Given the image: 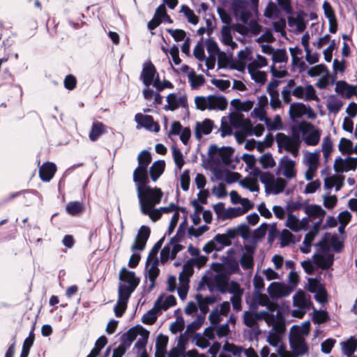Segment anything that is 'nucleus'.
Instances as JSON below:
<instances>
[{
	"instance_id": "nucleus-30",
	"label": "nucleus",
	"mask_w": 357,
	"mask_h": 357,
	"mask_svg": "<svg viewBox=\"0 0 357 357\" xmlns=\"http://www.w3.org/2000/svg\"><path fill=\"white\" fill-rule=\"evenodd\" d=\"M307 107L303 103H293L289 107V116L291 119H298L305 114Z\"/></svg>"
},
{
	"instance_id": "nucleus-15",
	"label": "nucleus",
	"mask_w": 357,
	"mask_h": 357,
	"mask_svg": "<svg viewBox=\"0 0 357 357\" xmlns=\"http://www.w3.org/2000/svg\"><path fill=\"white\" fill-rule=\"evenodd\" d=\"M296 162L288 156H283L279 162V169L282 174L288 179L294 178L296 176Z\"/></svg>"
},
{
	"instance_id": "nucleus-4",
	"label": "nucleus",
	"mask_w": 357,
	"mask_h": 357,
	"mask_svg": "<svg viewBox=\"0 0 357 357\" xmlns=\"http://www.w3.org/2000/svg\"><path fill=\"white\" fill-rule=\"evenodd\" d=\"M275 139L279 149H284L289 152L294 157H296L301 144L300 132L293 128L291 135H286L284 133H277Z\"/></svg>"
},
{
	"instance_id": "nucleus-28",
	"label": "nucleus",
	"mask_w": 357,
	"mask_h": 357,
	"mask_svg": "<svg viewBox=\"0 0 357 357\" xmlns=\"http://www.w3.org/2000/svg\"><path fill=\"white\" fill-rule=\"evenodd\" d=\"M159 264V261L158 258H155L151 266V267L149 268L147 274L146 275V278H148L150 281V285H149V290L151 289L154 285H155V281L156 278H158L160 270L158 268Z\"/></svg>"
},
{
	"instance_id": "nucleus-27",
	"label": "nucleus",
	"mask_w": 357,
	"mask_h": 357,
	"mask_svg": "<svg viewBox=\"0 0 357 357\" xmlns=\"http://www.w3.org/2000/svg\"><path fill=\"white\" fill-rule=\"evenodd\" d=\"M194 266L192 260L190 259L183 264L182 271L178 276V279L181 283L185 284L189 282V278L194 272Z\"/></svg>"
},
{
	"instance_id": "nucleus-49",
	"label": "nucleus",
	"mask_w": 357,
	"mask_h": 357,
	"mask_svg": "<svg viewBox=\"0 0 357 357\" xmlns=\"http://www.w3.org/2000/svg\"><path fill=\"white\" fill-rule=\"evenodd\" d=\"M157 309L153 307V308L149 310L146 313H145L142 319V321L145 324H153L157 319Z\"/></svg>"
},
{
	"instance_id": "nucleus-42",
	"label": "nucleus",
	"mask_w": 357,
	"mask_h": 357,
	"mask_svg": "<svg viewBox=\"0 0 357 357\" xmlns=\"http://www.w3.org/2000/svg\"><path fill=\"white\" fill-rule=\"evenodd\" d=\"M181 12H182L188 21L192 24H197L199 22V17L195 14L194 11L191 10L188 6L182 5L181 8Z\"/></svg>"
},
{
	"instance_id": "nucleus-33",
	"label": "nucleus",
	"mask_w": 357,
	"mask_h": 357,
	"mask_svg": "<svg viewBox=\"0 0 357 357\" xmlns=\"http://www.w3.org/2000/svg\"><path fill=\"white\" fill-rule=\"evenodd\" d=\"M188 81L192 89H197L204 84V77L202 75H197L194 70H191L188 75Z\"/></svg>"
},
{
	"instance_id": "nucleus-22",
	"label": "nucleus",
	"mask_w": 357,
	"mask_h": 357,
	"mask_svg": "<svg viewBox=\"0 0 357 357\" xmlns=\"http://www.w3.org/2000/svg\"><path fill=\"white\" fill-rule=\"evenodd\" d=\"M288 25L294 32L301 33L306 28V23L302 15H298L296 17H288Z\"/></svg>"
},
{
	"instance_id": "nucleus-2",
	"label": "nucleus",
	"mask_w": 357,
	"mask_h": 357,
	"mask_svg": "<svg viewBox=\"0 0 357 357\" xmlns=\"http://www.w3.org/2000/svg\"><path fill=\"white\" fill-rule=\"evenodd\" d=\"M134 183L136 186L141 212L143 214L149 213L150 209H153L156 204L160 202L163 193L160 188H152L148 185L149 178L147 181Z\"/></svg>"
},
{
	"instance_id": "nucleus-5",
	"label": "nucleus",
	"mask_w": 357,
	"mask_h": 357,
	"mask_svg": "<svg viewBox=\"0 0 357 357\" xmlns=\"http://www.w3.org/2000/svg\"><path fill=\"white\" fill-rule=\"evenodd\" d=\"M196 107L198 109L204 111L208 110H225L228 101L222 96L210 95L208 96H197L195 99Z\"/></svg>"
},
{
	"instance_id": "nucleus-44",
	"label": "nucleus",
	"mask_w": 357,
	"mask_h": 357,
	"mask_svg": "<svg viewBox=\"0 0 357 357\" xmlns=\"http://www.w3.org/2000/svg\"><path fill=\"white\" fill-rule=\"evenodd\" d=\"M246 213V210H243L241 207H234L227 209L222 215V219H229L240 216Z\"/></svg>"
},
{
	"instance_id": "nucleus-6",
	"label": "nucleus",
	"mask_w": 357,
	"mask_h": 357,
	"mask_svg": "<svg viewBox=\"0 0 357 357\" xmlns=\"http://www.w3.org/2000/svg\"><path fill=\"white\" fill-rule=\"evenodd\" d=\"M293 304L297 308L292 310V316L302 318L312 305L311 296L303 290H298L293 296Z\"/></svg>"
},
{
	"instance_id": "nucleus-50",
	"label": "nucleus",
	"mask_w": 357,
	"mask_h": 357,
	"mask_svg": "<svg viewBox=\"0 0 357 357\" xmlns=\"http://www.w3.org/2000/svg\"><path fill=\"white\" fill-rule=\"evenodd\" d=\"M271 73L274 77L277 78H283L288 74L285 66L282 63H280L278 67H276L275 64L272 65Z\"/></svg>"
},
{
	"instance_id": "nucleus-63",
	"label": "nucleus",
	"mask_w": 357,
	"mask_h": 357,
	"mask_svg": "<svg viewBox=\"0 0 357 357\" xmlns=\"http://www.w3.org/2000/svg\"><path fill=\"white\" fill-rule=\"evenodd\" d=\"M323 9L324 11V15L326 17L328 20L329 22L334 20L335 17V13L330 3L327 1H325L323 3Z\"/></svg>"
},
{
	"instance_id": "nucleus-54",
	"label": "nucleus",
	"mask_w": 357,
	"mask_h": 357,
	"mask_svg": "<svg viewBox=\"0 0 357 357\" xmlns=\"http://www.w3.org/2000/svg\"><path fill=\"white\" fill-rule=\"evenodd\" d=\"M290 52L292 56V66L297 67L303 58L302 50L299 49L298 46H294V47L290 48Z\"/></svg>"
},
{
	"instance_id": "nucleus-51",
	"label": "nucleus",
	"mask_w": 357,
	"mask_h": 357,
	"mask_svg": "<svg viewBox=\"0 0 357 357\" xmlns=\"http://www.w3.org/2000/svg\"><path fill=\"white\" fill-rule=\"evenodd\" d=\"M316 235L317 234H314V232H312L310 231L306 234L304 241L303 242V247L301 248L302 252L308 253L310 252L312 242L313 241Z\"/></svg>"
},
{
	"instance_id": "nucleus-13",
	"label": "nucleus",
	"mask_w": 357,
	"mask_h": 357,
	"mask_svg": "<svg viewBox=\"0 0 357 357\" xmlns=\"http://www.w3.org/2000/svg\"><path fill=\"white\" fill-rule=\"evenodd\" d=\"M167 105H165L164 109L166 111H174L178 108H185L188 106V100L185 95H180L175 93L169 94L167 96Z\"/></svg>"
},
{
	"instance_id": "nucleus-61",
	"label": "nucleus",
	"mask_w": 357,
	"mask_h": 357,
	"mask_svg": "<svg viewBox=\"0 0 357 357\" xmlns=\"http://www.w3.org/2000/svg\"><path fill=\"white\" fill-rule=\"evenodd\" d=\"M257 318L255 313L245 312L243 314V323L245 326L252 328L256 325Z\"/></svg>"
},
{
	"instance_id": "nucleus-7",
	"label": "nucleus",
	"mask_w": 357,
	"mask_h": 357,
	"mask_svg": "<svg viewBox=\"0 0 357 357\" xmlns=\"http://www.w3.org/2000/svg\"><path fill=\"white\" fill-rule=\"evenodd\" d=\"M260 181L264 185L267 194L278 195L282 192L287 185V181L282 178H275L269 172L261 174Z\"/></svg>"
},
{
	"instance_id": "nucleus-60",
	"label": "nucleus",
	"mask_w": 357,
	"mask_h": 357,
	"mask_svg": "<svg viewBox=\"0 0 357 357\" xmlns=\"http://www.w3.org/2000/svg\"><path fill=\"white\" fill-rule=\"evenodd\" d=\"M259 162L264 168L273 167L275 165L272 155L268 153L262 155L259 158Z\"/></svg>"
},
{
	"instance_id": "nucleus-8",
	"label": "nucleus",
	"mask_w": 357,
	"mask_h": 357,
	"mask_svg": "<svg viewBox=\"0 0 357 357\" xmlns=\"http://www.w3.org/2000/svg\"><path fill=\"white\" fill-rule=\"evenodd\" d=\"M151 153L146 150H144L139 153L137 157L138 166L133 172V181H147L148 167L151 162Z\"/></svg>"
},
{
	"instance_id": "nucleus-10",
	"label": "nucleus",
	"mask_w": 357,
	"mask_h": 357,
	"mask_svg": "<svg viewBox=\"0 0 357 357\" xmlns=\"http://www.w3.org/2000/svg\"><path fill=\"white\" fill-rule=\"evenodd\" d=\"M209 56L214 63L217 59L219 67H227L231 59V53L220 51L218 46H206Z\"/></svg>"
},
{
	"instance_id": "nucleus-20",
	"label": "nucleus",
	"mask_w": 357,
	"mask_h": 357,
	"mask_svg": "<svg viewBox=\"0 0 357 357\" xmlns=\"http://www.w3.org/2000/svg\"><path fill=\"white\" fill-rule=\"evenodd\" d=\"M56 167L53 162H45L39 169V176L42 181L49 182L54 176Z\"/></svg>"
},
{
	"instance_id": "nucleus-34",
	"label": "nucleus",
	"mask_w": 357,
	"mask_h": 357,
	"mask_svg": "<svg viewBox=\"0 0 357 357\" xmlns=\"http://www.w3.org/2000/svg\"><path fill=\"white\" fill-rule=\"evenodd\" d=\"M138 335V331L135 328H131L126 333H125L121 338V342L126 348H129L132 342L136 339Z\"/></svg>"
},
{
	"instance_id": "nucleus-11",
	"label": "nucleus",
	"mask_w": 357,
	"mask_h": 357,
	"mask_svg": "<svg viewBox=\"0 0 357 357\" xmlns=\"http://www.w3.org/2000/svg\"><path fill=\"white\" fill-rule=\"evenodd\" d=\"M357 167V158L347 157L342 158L337 157L334 162L333 168L336 173L347 172L354 171Z\"/></svg>"
},
{
	"instance_id": "nucleus-23",
	"label": "nucleus",
	"mask_w": 357,
	"mask_h": 357,
	"mask_svg": "<svg viewBox=\"0 0 357 357\" xmlns=\"http://www.w3.org/2000/svg\"><path fill=\"white\" fill-rule=\"evenodd\" d=\"M304 211L311 219L324 218L326 211L319 205H308L304 207Z\"/></svg>"
},
{
	"instance_id": "nucleus-14",
	"label": "nucleus",
	"mask_w": 357,
	"mask_h": 357,
	"mask_svg": "<svg viewBox=\"0 0 357 357\" xmlns=\"http://www.w3.org/2000/svg\"><path fill=\"white\" fill-rule=\"evenodd\" d=\"M218 154L223 164L229 165L232 162L234 149L230 146H222L219 148L217 145H211L208 149V154Z\"/></svg>"
},
{
	"instance_id": "nucleus-1",
	"label": "nucleus",
	"mask_w": 357,
	"mask_h": 357,
	"mask_svg": "<svg viewBox=\"0 0 357 357\" xmlns=\"http://www.w3.org/2000/svg\"><path fill=\"white\" fill-rule=\"evenodd\" d=\"M234 15L238 21L247 24L248 27L237 24L234 31V35L237 40L242 43H250L248 38L254 37V41L259 43H272L273 37L270 30L265 31L261 36L257 37L261 27L257 23L258 6L250 3L248 0H234L231 4Z\"/></svg>"
},
{
	"instance_id": "nucleus-46",
	"label": "nucleus",
	"mask_w": 357,
	"mask_h": 357,
	"mask_svg": "<svg viewBox=\"0 0 357 357\" xmlns=\"http://www.w3.org/2000/svg\"><path fill=\"white\" fill-rule=\"evenodd\" d=\"M164 237L160 238L158 242L155 243L152 249L151 250L147 260H146V267L149 266V264L151 263V261L154 260L155 258H157V255L160 249L161 248L163 241H164Z\"/></svg>"
},
{
	"instance_id": "nucleus-36",
	"label": "nucleus",
	"mask_w": 357,
	"mask_h": 357,
	"mask_svg": "<svg viewBox=\"0 0 357 357\" xmlns=\"http://www.w3.org/2000/svg\"><path fill=\"white\" fill-rule=\"evenodd\" d=\"M264 15L271 20H277L280 17V11L277 5L273 2H269L266 6Z\"/></svg>"
},
{
	"instance_id": "nucleus-37",
	"label": "nucleus",
	"mask_w": 357,
	"mask_h": 357,
	"mask_svg": "<svg viewBox=\"0 0 357 357\" xmlns=\"http://www.w3.org/2000/svg\"><path fill=\"white\" fill-rule=\"evenodd\" d=\"M167 31L177 43L183 41V45H189L190 39L186 36V33L182 29H167Z\"/></svg>"
},
{
	"instance_id": "nucleus-58",
	"label": "nucleus",
	"mask_w": 357,
	"mask_h": 357,
	"mask_svg": "<svg viewBox=\"0 0 357 357\" xmlns=\"http://www.w3.org/2000/svg\"><path fill=\"white\" fill-rule=\"evenodd\" d=\"M172 155L174 161L177 167V168L180 170L183 167L184 165L183 155L181 151L176 149V147L172 148Z\"/></svg>"
},
{
	"instance_id": "nucleus-25",
	"label": "nucleus",
	"mask_w": 357,
	"mask_h": 357,
	"mask_svg": "<svg viewBox=\"0 0 357 357\" xmlns=\"http://www.w3.org/2000/svg\"><path fill=\"white\" fill-rule=\"evenodd\" d=\"M165 162L164 160L154 162L150 167V177L153 181H156L165 170Z\"/></svg>"
},
{
	"instance_id": "nucleus-9",
	"label": "nucleus",
	"mask_w": 357,
	"mask_h": 357,
	"mask_svg": "<svg viewBox=\"0 0 357 357\" xmlns=\"http://www.w3.org/2000/svg\"><path fill=\"white\" fill-rule=\"evenodd\" d=\"M298 132L302 134L304 142L308 146H316L320 140L321 133L314 125L310 123L303 122L298 126Z\"/></svg>"
},
{
	"instance_id": "nucleus-57",
	"label": "nucleus",
	"mask_w": 357,
	"mask_h": 357,
	"mask_svg": "<svg viewBox=\"0 0 357 357\" xmlns=\"http://www.w3.org/2000/svg\"><path fill=\"white\" fill-rule=\"evenodd\" d=\"M270 96V105L274 110L281 108L282 102L279 98L278 91L268 92Z\"/></svg>"
},
{
	"instance_id": "nucleus-41",
	"label": "nucleus",
	"mask_w": 357,
	"mask_h": 357,
	"mask_svg": "<svg viewBox=\"0 0 357 357\" xmlns=\"http://www.w3.org/2000/svg\"><path fill=\"white\" fill-rule=\"evenodd\" d=\"M342 106V101L336 98H330L327 101V109L331 113L337 114Z\"/></svg>"
},
{
	"instance_id": "nucleus-64",
	"label": "nucleus",
	"mask_w": 357,
	"mask_h": 357,
	"mask_svg": "<svg viewBox=\"0 0 357 357\" xmlns=\"http://www.w3.org/2000/svg\"><path fill=\"white\" fill-rule=\"evenodd\" d=\"M328 319V313L324 310H316L314 311L313 321L317 324H322Z\"/></svg>"
},
{
	"instance_id": "nucleus-38",
	"label": "nucleus",
	"mask_w": 357,
	"mask_h": 357,
	"mask_svg": "<svg viewBox=\"0 0 357 357\" xmlns=\"http://www.w3.org/2000/svg\"><path fill=\"white\" fill-rule=\"evenodd\" d=\"M220 41L223 45H236L232 41L231 30L228 25L223 26L222 28Z\"/></svg>"
},
{
	"instance_id": "nucleus-53",
	"label": "nucleus",
	"mask_w": 357,
	"mask_h": 357,
	"mask_svg": "<svg viewBox=\"0 0 357 357\" xmlns=\"http://www.w3.org/2000/svg\"><path fill=\"white\" fill-rule=\"evenodd\" d=\"M327 72L326 68L324 65H317L315 66L311 67L307 70V75L310 77H314L321 75L326 74Z\"/></svg>"
},
{
	"instance_id": "nucleus-48",
	"label": "nucleus",
	"mask_w": 357,
	"mask_h": 357,
	"mask_svg": "<svg viewBox=\"0 0 357 357\" xmlns=\"http://www.w3.org/2000/svg\"><path fill=\"white\" fill-rule=\"evenodd\" d=\"M352 147H353V142L348 139L346 138H342L340 141L338 148L340 151L344 154H351L352 153Z\"/></svg>"
},
{
	"instance_id": "nucleus-62",
	"label": "nucleus",
	"mask_w": 357,
	"mask_h": 357,
	"mask_svg": "<svg viewBox=\"0 0 357 357\" xmlns=\"http://www.w3.org/2000/svg\"><path fill=\"white\" fill-rule=\"evenodd\" d=\"M319 153L317 152L310 153L305 156V165L307 166L318 167Z\"/></svg>"
},
{
	"instance_id": "nucleus-12",
	"label": "nucleus",
	"mask_w": 357,
	"mask_h": 357,
	"mask_svg": "<svg viewBox=\"0 0 357 357\" xmlns=\"http://www.w3.org/2000/svg\"><path fill=\"white\" fill-rule=\"evenodd\" d=\"M135 121L137 123V128H144L146 130L158 132L160 130V126L155 122L153 118L150 115L137 113L135 116Z\"/></svg>"
},
{
	"instance_id": "nucleus-3",
	"label": "nucleus",
	"mask_w": 357,
	"mask_h": 357,
	"mask_svg": "<svg viewBox=\"0 0 357 357\" xmlns=\"http://www.w3.org/2000/svg\"><path fill=\"white\" fill-rule=\"evenodd\" d=\"M119 283L118 294H120L121 300L129 299L132 293L135 290L139 283V278L135 272L123 268L119 272Z\"/></svg>"
},
{
	"instance_id": "nucleus-55",
	"label": "nucleus",
	"mask_w": 357,
	"mask_h": 357,
	"mask_svg": "<svg viewBox=\"0 0 357 357\" xmlns=\"http://www.w3.org/2000/svg\"><path fill=\"white\" fill-rule=\"evenodd\" d=\"M224 265L229 273H234L239 271L238 262L233 258H227Z\"/></svg>"
},
{
	"instance_id": "nucleus-35",
	"label": "nucleus",
	"mask_w": 357,
	"mask_h": 357,
	"mask_svg": "<svg viewBox=\"0 0 357 357\" xmlns=\"http://www.w3.org/2000/svg\"><path fill=\"white\" fill-rule=\"evenodd\" d=\"M167 343V336L161 333L157 336L155 341V357H158L159 354H164Z\"/></svg>"
},
{
	"instance_id": "nucleus-16",
	"label": "nucleus",
	"mask_w": 357,
	"mask_h": 357,
	"mask_svg": "<svg viewBox=\"0 0 357 357\" xmlns=\"http://www.w3.org/2000/svg\"><path fill=\"white\" fill-rule=\"evenodd\" d=\"M157 75L158 74L151 62L148 61L144 63L140 78L146 86H149L153 83L155 79L157 77Z\"/></svg>"
},
{
	"instance_id": "nucleus-26",
	"label": "nucleus",
	"mask_w": 357,
	"mask_h": 357,
	"mask_svg": "<svg viewBox=\"0 0 357 357\" xmlns=\"http://www.w3.org/2000/svg\"><path fill=\"white\" fill-rule=\"evenodd\" d=\"M176 304V300L174 296L169 295L162 301V296L158 298L155 303V307L158 311L167 310Z\"/></svg>"
},
{
	"instance_id": "nucleus-47",
	"label": "nucleus",
	"mask_w": 357,
	"mask_h": 357,
	"mask_svg": "<svg viewBox=\"0 0 357 357\" xmlns=\"http://www.w3.org/2000/svg\"><path fill=\"white\" fill-rule=\"evenodd\" d=\"M66 209L68 214L76 215L83 210V206L79 202H72L66 205Z\"/></svg>"
},
{
	"instance_id": "nucleus-39",
	"label": "nucleus",
	"mask_w": 357,
	"mask_h": 357,
	"mask_svg": "<svg viewBox=\"0 0 357 357\" xmlns=\"http://www.w3.org/2000/svg\"><path fill=\"white\" fill-rule=\"evenodd\" d=\"M268 292L271 297L279 298L284 296V287L276 282H273L269 285Z\"/></svg>"
},
{
	"instance_id": "nucleus-17",
	"label": "nucleus",
	"mask_w": 357,
	"mask_h": 357,
	"mask_svg": "<svg viewBox=\"0 0 357 357\" xmlns=\"http://www.w3.org/2000/svg\"><path fill=\"white\" fill-rule=\"evenodd\" d=\"M293 357H301L308 352V346L303 337L297 336L290 340Z\"/></svg>"
},
{
	"instance_id": "nucleus-24",
	"label": "nucleus",
	"mask_w": 357,
	"mask_h": 357,
	"mask_svg": "<svg viewBox=\"0 0 357 357\" xmlns=\"http://www.w3.org/2000/svg\"><path fill=\"white\" fill-rule=\"evenodd\" d=\"M255 64H248V70L251 78L259 84H263L266 80V73L257 69Z\"/></svg>"
},
{
	"instance_id": "nucleus-29",
	"label": "nucleus",
	"mask_w": 357,
	"mask_h": 357,
	"mask_svg": "<svg viewBox=\"0 0 357 357\" xmlns=\"http://www.w3.org/2000/svg\"><path fill=\"white\" fill-rule=\"evenodd\" d=\"M340 346L342 354L344 356H351L357 349V339L354 337H351L347 341L341 342Z\"/></svg>"
},
{
	"instance_id": "nucleus-56",
	"label": "nucleus",
	"mask_w": 357,
	"mask_h": 357,
	"mask_svg": "<svg viewBox=\"0 0 357 357\" xmlns=\"http://www.w3.org/2000/svg\"><path fill=\"white\" fill-rule=\"evenodd\" d=\"M305 51V60L310 64H314L319 61V54L317 52H312L310 46H303Z\"/></svg>"
},
{
	"instance_id": "nucleus-19",
	"label": "nucleus",
	"mask_w": 357,
	"mask_h": 357,
	"mask_svg": "<svg viewBox=\"0 0 357 357\" xmlns=\"http://www.w3.org/2000/svg\"><path fill=\"white\" fill-rule=\"evenodd\" d=\"M195 298L196 299L199 308L201 312L205 316L208 311V306L214 304L218 297L214 295L204 296L200 294L195 295Z\"/></svg>"
},
{
	"instance_id": "nucleus-40",
	"label": "nucleus",
	"mask_w": 357,
	"mask_h": 357,
	"mask_svg": "<svg viewBox=\"0 0 357 357\" xmlns=\"http://www.w3.org/2000/svg\"><path fill=\"white\" fill-rule=\"evenodd\" d=\"M179 231L180 229H178L176 235L171 238L169 243L168 244L170 245L171 247L172 259H174L177 253L183 248V246L178 244V242L180 241V238L178 237Z\"/></svg>"
},
{
	"instance_id": "nucleus-32",
	"label": "nucleus",
	"mask_w": 357,
	"mask_h": 357,
	"mask_svg": "<svg viewBox=\"0 0 357 357\" xmlns=\"http://www.w3.org/2000/svg\"><path fill=\"white\" fill-rule=\"evenodd\" d=\"M314 263L322 269H328L333 263V255H314Z\"/></svg>"
},
{
	"instance_id": "nucleus-21",
	"label": "nucleus",
	"mask_w": 357,
	"mask_h": 357,
	"mask_svg": "<svg viewBox=\"0 0 357 357\" xmlns=\"http://www.w3.org/2000/svg\"><path fill=\"white\" fill-rule=\"evenodd\" d=\"M214 127L213 121L210 119H205L202 123L197 122L196 124L195 135L197 139H200L203 135H208L211 132Z\"/></svg>"
},
{
	"instance_id": "nucleus-18",
	"label": "nucleus",
	"mask_w": 357,
	"mask_h": 357,
	"mask_svg": "<svg viewBox=\"0 0 357 357\" xmlns=\"http://www.w3.org/2000/svg\"><path fill=\"white\" fill-rule=\"evenodd\" d=\"M262 51L264 53L270 54L272 55V60L275 63H286L288 60L286 50L281 49L275 50L272 46H261Z\"/></svg>"
},
{
	"instance_id": "nucleus-45",
	"label": "nucleus",
	"mask_w": 357,
	"mask_h": 357,
	"mask_svg": "<svg viewBox=\"0 0 357 357\" xmlns=\"http://www.w3.org/2000/svg\"><path fill=\"white\" fill-rule=\"evenodd\" d=\"M168 47L169 46H161L162 50L166 54L167 53V52H169L174 64L178 65L181 63V60L178 56L179 51L178 46H172L170 50H169Z\"/></svg>"
},
{
	"instance_id": "nucleus-43",
	"label": "nucleus",
	"mask_w": 357,
	"mask_h": 357,
	"mask_svg": "<svg viewBox=\"0 0 357 357\" xmlns=\"http://www.w3.org/2000/svg\"><path fill=\"white\" fill-rule=\"evenodd\" d=\"M121 298L120 294H118V300L114 308L115 316L117 317H122L127 308V304L129 300H121Z\"/></svg>"
},
{
	"instance_id": "nucleus-59",
	"label": "nucleus",
	"mask_w": 357,
	"mask_h": 357,
	"mask_svg": "<svg viewBox=\"0 0 357 357\" xmlns=\"http://www.w3.org/2000/svg\"><path fill=\"white\" fill-rule=\"evenodd\" d=\"M212 240L217 246H220V250L231 244L230 240L224 234H217Z\"/></svg>"
},
{
	"instance_id": "nucleus-52",
	"label": "nucleus",
	"mask_w": 357,
	"mask_h": 357,
	"mask_svg": "<svg viewBox=\"0 0 357 357\" xmlns=\"http://www.w3.org/2000/svg\"><path fill=\"white\" fill-rule=\"evenodd\" d=\"M240 262L243 269L248 270L252 268L254 266V261L252 253L243 255Z\"/></svg>"
},
{
	"instance_id": "nucleus-31",
	"label": "nucleus",
	"mask_w": 357,
	"mask_h": 357,
	"mask_svg": "<svg viewBox=\"0 0 357 357\" xmlns=\"http://www.w3.org/2000/svg\"><path fill=\"white\" fill-rule=\"evenodd\" d=\"M105 132V126L100 121L93 122L89 132V139L94 142Z\"/></svg>"
}]
</instances>
